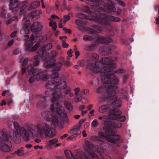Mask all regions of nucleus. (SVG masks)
I'll return each mask as SVG.
<instances>
[{"label": "nucleus", "instance_id": "f257e3e1", "mask_svg": "<svg viewBox=\"0 0 159 159\" xmlns=\"http://www.w3.org/2000/svg\"><path fill=\"white\" fill-rule=\"evenodd\" d=\"M58 72L53 73L48 83L46 85V87L48 89L45 91V93L47 95L50 96L51 101L53 103L50 106V111L53 113L61 116L62 118L61 120L67 123L69 120L66 117L64 109L62 108L60 104L56 102L58 100L61 94L58 89H64L65 93L67 94L71 91V89L66 86V83L58 77Z\"/></svg>", "mask_w": 159, "mask_h": 159}, {"label": "nucleus", "instance_id": "f03ea898", "mask_svg": "<svg viewBox=\"0 0 159 159\" xmlns=\"http://www.w3.org/2000/svg\"><path fill=\"white\" fill-rule=\"evenodd\" d=\"M41 115L45 119L46 122L41 125L32 127L26 130V131H28L29 136L30 134H32L33 137L38 136L43 133L47 136L53 137L55 134L54 126L60 125L61 118L56 115H52L49 111H42Z\"/></svg>", "mask_w": 159, "mask_h": 159}, {"label": "nucleus", "instance_id": "7ed1b4c3", "mask_svg": "<svg viewBox=\"0 0 159 159\" xmlns=\"http://www.w3.org/2000/svg\"><path fill=\"white\" fill-rule=\"evenodd\" d=\"M124 72V70L121 69L114 70L109 72L106 74L105 72L102 73V80L104 83L103 86L107 88V91L106 93L108 95L107 97L103 96V98L104 100L107 99L109 98L114 96L116 93L115 90L118 88L117 85L119 83V80L118 78L116 76H114L113 78L110 80V76L113 75L114 73L118 74L122 73Z\"/></svg>", "mask_w": 159, "mask_h": 159}, {"label": "nucleus", "instance_id": "20e7f679", "mask_svg": "<svg viewBox=\"0 0 159 159\" xmlns=\"http://www.w3.org/2000/svg\"><path fill=\"white\" fill-rule=\"evenodd\" d=\"M121 127V124H118V125L114 126V125L109 126V128L107 126H104L103 129L105 132V134L102 132H99L100 138L97 136L91 137V139L93 141H103L104 139H106L107 140L110 142L115 144L117 146H119L120 143L123 142V140L120 137L117 135H114L115 131L112 129V128L116 129L120 128Z\"/></svg>", "mask_w": 159, "mask_h": 159}, {"label": "nucleus", "instance_id": "39448f33", "mask_svg": "<svg viewBox=\"0 0 159 159\" xmlns=\"http://www.w3.org/2000/svg\"><path fill=\"white\" fill-rule=\"evenodd\" d=\"M115 67L116 65L107 57L102 58L99 62H97L95 64L89 62L87 65L88 69L91 70L95 73L100 72L101 76L102 72L106 74L112 71Z\"/></svg>", "mask_w": 159, "mask_h": 159}, {"label": "nucleus", "instance_id": "423d86ee", "mask_svg": "<svg viewBox=\"0 0 159 159\" xmlns=\"http://www.w3.org/2000/svg\"><path fill=\"white\" fill-rule=\"evenodd\" d=\"M13 125L16 132L14 130L10 131L9 136L11 139L16 143L19 142L20 141L19 135L20 134L25 140H29V135L24 128H20L18 123L16 121L13 122Z\"/></svg>", "mask_w": 159, "mask_h": 159}, {"label": "nucleus", "instance_id": "0eeeda50", "mask_svg": "<svg viewBox=\"0 0 159 159\" xmlns=\"http://www.w3.org/2000/svg\"><path fill=\"white\" fill-rule=\"evenodd\" d=\"M88 20H93L96 23L102 25H109V21H113L116 22L120 20V18L115 17L111 15H108L103 14L100 12L98 15L93 16L92 17L87 18Z\"/></svg>", "mask_w": 159, "mask_h": 159}, {"label": "nucleus", "instance_id": "6e6552de", "mask_svg": "<svg viewBox=\"0 0 159 159\" xmlns=\"http://www.w3.org/2000/svg\"><path fill=\"white\" fill-rule=\"evenodd\" d=\"M90 2L92 3V5L93 7L98 8L102 11L112 13L115 11V3L111 1L107 0V3L105 2H101L99 0H89Z\"/></svg>", "mask_w": 159, "mask_h": 159}, {"label": "nucleus", "instance_id": "1a4fd4ad", "mask_svg": "<svg viewBox=\"0 0 159 159\" xmlns=\"http://www.w3.org/2000/svg\"><path fill=\"white\" fill-rule=\"evenodd\" d=\"M9 139H11L8 135L7 136L5 130H3L0 137V150L5 152L11 151V147L7 144Z\"/></svg>", "mask_w": 159, "mask_h": 159}, {"label": "nucleus", "instance_id": "9d476101", "mask_svg": "<svg viewBox=\"0 0 159 159\" xmlns=\"http://www.w3.org/2000/svg\"><path fill=\"white\" fill-rule=\"evenodd\" d=\"M47 72L46 70L41 71V70L36 69L34 70L33 72V76L31 77L29 80V82L30 83L33 82L35 80H39L41 79H43V80H45V79H47L51 76H49L48 75L46 74Z\"/></svg>", "mask_w": 159, "mask_h": 159}, {"label": "nucleus", "instance_id": "9b49d317", "mask_svg": "<svg viewBox=\"0 0 159 159\" xmlns=\"http://www.w3.org/2000/svg\"><path fill=\"white\" fill-rule=\"evenodd\" d=\"M38 38L39 39L41 38L42 39L43 41H45L47 39V37L45 36H44L43 37L40 36L39 37H34L33 35H32V36L30 37L29 40L26 41L25 43L26 44L25 51H26L29 52L32 51H35L39 48V45L38 44H35L34 47H32V45L30 44H29V42H30L31 44L35 42L37 39Z\"/></svg>", "mask_w": 159, "mask_h": 159}, {"label": "nucleus", "instance_id": "f8f14e48", "mask_svg": "<svg viewBox=\"0 0 159 159\" xmlns=\"http://www.w3.org/2000/svg\"><path fill=\"white\" fill-rule=\"evenodd\" d=\"M45 63L44 66L46 68H50L55 66L54 68V70L55 71H59L60 70L62 66L61 63H59L56 64H55L54 59H50L49 58L46 57L44 60Z\"/></svg>", "mask_w": 159, "mask_h": 159}, {"label": "nucleus", "instance_id": "ddd939ff", "mask_svg": "<svg viewBox=\"0 0 159 159\" xmlns=\"http://www.w3.org/2000/svg\"><path fill=\"white\" fill-rule=\"evenodd\" d=\"M109 114L107 116L102 115L99 116L98 117V118L99 120H101L105 123H107L108 125H106L104 126H107L108 128H109V126H111L114 125V126H116L118 125V124H120L121 125V124L120 123H119L117 124H111V122L110 120V119H112V118L113 117V116L115 114L114 113V109H111L109 110Z\"/></svg>", "mask_w": 159, "mask_h": 159}, {"label": "nucleus", "instance_id": "4468645a", "mask_svg": "<svg viewBox=\"0 0 159 159\" xmlns=\"http://www.w3.org/2000/svg\"><path fill=\"white\" fill-rule=\"evenodd\" d=\"M93 144L90 142L88 140L85 141V143L83 147L85 151L89 154L91 156L90 158H93L95 157V154L93 152V149L94 148Z\"/></svg>", "mask_w": 159, "mask_h": 159}, {"label": "nucleus", "instance_id": "2eb2a0df", "mask_svg": "<svg viewBox=\"0 0 159 159\" xmlns=\"http://www.w3.org/2000/svg\"><path fill=\"white\" fill-rule=\"evenodd\" d=\"M81 10L82 11L87 13L95 12L102 11V10L99 9L98 8H96L95 7H94L93 8V7L92 5L90 8L87 6H83L81 7Z\"/></svg>", "mask_w": 159, "mask_h": 159}, {"label": "nucleus", "instance_id": "dca6fc26", "mask_svg": "<svg viewBox=\"0 0 159 159\" xmlns=\"http://www.w3.org/2000/svg\"><path fill=\"white\" fill-rule=\"evenodd\" d=\"M43 26L40 22H36L34 23L31 27V31L33 32H39L43 29Z\"/></svg>", "mask_w": 159, "mask_h": 159}, {"label": "nucleus", "instance_id": "f3484780", "mask_svg": "<svg viewBox=\"0 0 159 159\" xmlns=\"http://www.w3.org/2000/svg\"><path fill=\"white\" fill-rule=\"evenodd\" d=\"M94 40L98 43H108L112 41L111 39L108 37L98 36L94 38Z\"/></svg>", "mask_w": 159, "mask_h": 159}, {"label": "nucleus", "instance_id": "a211bd4d", "mask_svg": "<svg viewBox=\"0 0 159 159\" xmlns=\"http://www.w3.org/2000/svg\"><path fill=\"white\" fill-rule=\"evenodd\" d=\"M23 21H25V23L23 24V28L21 30L20 33L22 34L24 33L28 34L30 31L29 27L30 24V21L29 20H26L25 19L23 20Z\"/></svg>", "mask_w": 159, "mask_h": 159}, {"label": "nucleus", "instance_id": "6ab92c4d", "mask_svg": "<svg viewBox=\"0 0 159 159\" xmlns=\"http://www.w3.org/2000/svg\"><path fill=\"white\" fill-rule=\"evenodd\" d=\"M102 30V28L97 25H93L92 28L88 29V31L90 34L100 33Z\"/></svg>", "mask_w": 159, "mask_h": 159}, {"label": "nucleus", "instance_id": "aec40b11", "mask_svg": "<svg viewBox=\"0 0 159 159\" xmlns=\"http://www.w3.org/2000/svg\"><path fill=\"white\" fill-rule=\"evenodd\" d=\"M40 1H36L28 5L25 7L26 10H30L32 9L38 7L40 5Z\"/></svg>", "mask_w": 159, "mask_h": 159}, {"label": "nucleus", "instance_id": "412c9836", "mask_svg": "<svg viewBox=\"0 0 159 159\" xmlns=\"http://www.w3.org/2000/svg\"><path fill=\"white\" fill-rule=\"evenodd\" d=\"M27 3L28 2L26 1L20 3H19V2H18V5L17 8H19L20 9V15H21L22 14V11H23L26 10L25 8L27 6H26V5L27 4Z\"/></svg>", "mask_w": 159, "mask_h": 159}, {"label": "nucleus", "instance_id": "4be33fe9", "mask_svg": "<svg viewBox=\"0 0 159 159\" xmlns=\"http://www.w3.org/2000/svg\"><path fill=\"white\" fill-rule=\"evenodd\" d=\"M114 113L115 114L113 116L112 119L117 120L119 121H123L125 120V117L124 116H120L116 113L115 110L114 109Z\"/></svg>", "mask_w": 159, "mask_h": 159}, {"label": "nucleus", "instance_id": "5701e85b", "mask_svg": "<svg viewBox=\"0 0 159 159\" xmlns=\"http://www.w3.org/2000/svg\"><path fill=\"white\" fill-rule=\"evenodd\" d=\"M19 1L18 0H10L9 6L12 10L17 8L18 5Z\"/></svg>", "mask_w": 159, "mask_h": 159}, {"label": "nucleus", "instance_id": "b1692460", "mask_svg": "<svg viewBox=\"0 0 159 159\" xmlns=\"http://www.w3.org/2000/svg\"><path fill=\"white\" fill-rule=\"evenodd\" d=\"M70 133L73 134L79 135L81 133L80 131V126H75L70 131Z\"/></svg>", "mask_w": 159, "mask_h": 159}, {"label": "nucleus", "instance_id": "393cba45", "mask_svg": "<svg viewBox=\"0 0 159 159\" xmlns=\"http://www.w3.org/2000/svg\"><path fill=\"white\" fill-rule=\"evenodd\" d=\"M109 106L106 105H103L100 106L98 109V111L100 113H103L107 112L109 110Z\"/></svg>", "mask_w": 159, "mask_h": 159}, {"label": "nucleus", "instance_id": "a878e982", "mask_svg": "<svg viewBox=\"0 0 159 159\" xmlns=\"http://www.w3.org/2000/svg\"><path fill=\"white\" fill-rule=\"evenodd\" d=\"M101 53L103 55H107L109 53L111 52V50L107 46H105L101 48L100 49Z\"/></svg>", "mask_w": 159, "mask_h": 159}, {"label": "nucleus", "instance_id": "bb28decb", "mask_svg": "<svg viewBox=\"0 0 159 159\" xmlns=\"http://www.w3.org/2000/svg\"><path fill=\"white\" fill-rule=\"evenodd\" d=\"M0 13L2 17L4 18H8L10 16V15L9 14L6 15L7 12L5 7L0 9Z\"/></svg>", "mask_w": 159, "mask_h": 159}, {"label": "nucleus", "instance_id": "cd10ccee", "mask_svg": "<svg viewBox=\"0 0 159 159\" xmlns=\"http://www.w3.org/2000/svg\"><path fill=\"white\" fill-rule=\"evenodd\" d=\"M52 46V44L51 43H49L46 45H43L42 47V52L43 55V51H48L50 50Z\"/></svg>", "mask_w": 159, "mask_h": 159}, {"label": "nucleus", "instance_id": "c85d7f7f", "mask_svg": "<svg viewBox=\"0 0 159 159\" xmlns=\"http://www.w3.org/2000/svg\"><path fill=\"white\" fill-rule=\"evenodd\" d=\"M41 57H42V56L39 55H38L34 57L33 59V65L34 66H37L39 64V60Z\"/></svg>", "mask_w": 159, "mask_h": 159}, {"label": "nucleus", "instance_id": "c756f323", "mask_svg": "<svg viewBox=\"0 0 159 159\" xmlns=\"http://www.w3.org/2000/svg\"><path fill=\"white\" fill-rule=\"evenodd\" d=\"M112 104L114 106L119 107L121 106V102L120 99L117 98L112 102Z\"/></svg>", "mask_w": 159, "mask_h": 159}, {"label": "nucleus", "instance_id": "7c9ffc66", "mask_svg": "<svg viewBox=\"0 0 159 159\" xmlns=\"http://www.w3.org/2000/svg\"><path fill=\"white\" fill-rule=\"evenodd\" d=\"M64 105L65 107L67 109L70 111H72L73 109V106L68 102L66 101L64 102Z\"/></svg>", "mask_w": 159, "mask_h": 159}, {"label": "nucleus", "instance_id": "2f4dec72", "mask_svg": "<svg viewBox=\"0 0 159 159\" xmlns=\"http://www.w3.org/2000/svg\"><path fill=\"white\" fill-rule=\"evenodd\" d=\"M96 44L93 43L91 44H89L86 46L85 48V50L88 51H91L93 50L95 47L96 46Z\"/></svg>", "mask_w": 159, "mask_h": 159}, {"label": "nucleus", "instance_id": "473e14b6", "mask_svg": "<svg viewBox=\"0 0 159 159\" xmlns=\"http://www.w3.org/2000/svg\"><path fill=\"white\" fill-rule=\"evenodd\" d=\"M103 86V87H104V88H103L102 87H100L98 88L97 90V93H101L104 90V89H106V92H105L104 93V94L102 96V100L105 101V100H106V99L104 100L103 98V96H104V95H105V96L107 97L108 96V95H107V94H106V93L107 91V88H105Z\"/></svg>", "mask_w": 159, "mask_h": 159}, {"label": "nucleus", "instance_id": "72a5a7b5", "mask_svg": "<svg viewBox=\"0 0 159 159\" xmlns=\"http://www.w3.org/2000/svg\"><path fill=\"white\" fill-rule=\"evenodd\" d=\"M76 16L77 18H79L82 19L86 18L88 20L87 18H90L89 16H87L86 15L82 13H79L76 14Z\"/></svg>", "mask_w": 159, "mask_h": 159}, {"label": "nucleus", "instance_id": "f704fd0d", "mask_svg": "<svg viewBox=\"0 0 159 159\" xmlns=\"http://www.w3.org/2000/svg\"><path fill=\"white\" fill-rule=\"evenodd\" d=\"M18 18L16 16H14L9 20L6 21V23L7 24H9L11 23L12 21L18 20Z\"/></svg>", "mask_w": 159, "mask_h": 159}, {"label": "nucleus", "instance_id": "c9c22d12", "mask_svg": "<svg viewBox=\"0 0 159 159\" xmlns=\"http://www.w3.org/2000/svg\"><path fill=\"white\" fill-rule=\"evenodd\" d=\"M91 125L93 127H96L99 125V122L98 120L96 119H94L92 121Z\"/></svg>", "mask_w": 159, "mask_h": 159}, {"label": "nucleus", "instance_id": "e433bc0d", "mask_svg": "<svg viewBox=\"0 0 159 159\" xmlns=\"http://www.w3.org/2000/svg\"><path fill=\"white\" fill-rule=\"evenodd\" d=\"M65 155L68 157H70V156H71L72 159H74V157L73 155L72 154L71 152L68 150H66L65 151Z\"/></svg>", "mask_w": 159, "mask_h": 159}, {"label": "nucleus", "instance_id": "4c0bfd02", "mask_svg": "<svg viewBox=\"0 0 159 159\" xmlns=\"http://www.w3.org/2000/svg\"><path fill=\"white\" fill-rule=\"evenodd\" d=\"M18 156H22L24 155V152L22 149L18 150L16 152Z\"/></svg>", "mask_w": 159, "mask_h": 159}, {"label": "nucleus", "instance_id": "58836bf2", "mask_svg": "<svg viewBox=\"0 0 159 159\" xmlns=\"http://www.w3.org/2000/svg\"><path fill=\"white\" fill-rule=\"evenodd\" d=\"M63 22L64 24H65L70 19V17L69 15H64L63 16Z\"/></svg>", "mask_w": 159, "mask_h": 159}, {"label": "nucleus", "instance_id": "ea45409f", "mask_svg": "<svg viewBox=\"0 0 159 159\" xmlns=\"http://www.w3.org/2000/svg\"><path fill=\"white\" fill-rule=\"evenodd\" d=\"M57 140H58L57 139H54L52 140H50L48 143V144L49 145L51 146L57 142Z\"/></svg>", "mask_w": 159, "mask_h": 159}, {"label": "nucleus", "instance_id": "a19ab883", "mask_svg": "<svg viewBox=\"0 0 159 159\" xmlns=\"http://www.w3.org/2000/svg\"><path fill=\"white\" fill-rule=\"evenodd\" d=\"M83 40L85 41H87L89 40H91L93 39L92 36H89L88 35H85L83 38Z\"/></svg>", "mask_w": 159, "mask_h": 159}, {"label": "nucleus", "instance_id": "79ce46f5", "mask_svg": "<svg viewBox=\"0 0 159 159\" xmlns=\"http://www.w3.org/2000/svg\"><path fill=\"white\" fill-rule=\"evenodd\" d=\"M75 99L76 102H79L81 101L82 97L81 95H78L75 97Z\"/></svg>", "mask_w": 159, "mask_h": 159}, {"label": "nucleus", "instance_id": "37998d69", "mask_svg": "<svg viewBox=\"0 0 159 159\" xmlns=\"http://www.w3.org/2000/svg\"><path fill=\"white\" fill-rule=\"evenodd\" d=\"M116 3L122 7H125V4L124 2L121 0H115Z\"/></svg>", "mask_w": 159, "mask_h": 159}, {"label": "nucleus", "instance_id": "c03bdc74", "mask_svg": "<svg viewBox=\"0 0 159 159\" xmlns=\"http://www.w3.org/2000/svg\"><path fill=\"white\" fill-rule=\"evenodd\" d=\"M75 24L79 26H81L82 24V21L80 20L77 19L75 20Z\"/></svg>", "mask_w": 159, "mask_h": 159}, {"label": "nucleus", "instance_id": "a18cd8bd", "mask_svg": "<svg viewBox=\"0 0 159 159\" xmlns=\"http://www.w3.org/2000/svg\"><path fill=\"white\" fill-rule=\"evenodd\" d=\"M57 55V52L55 51H53L51 52L50 55L51 57H56Z\"/></svg>", "mask_w": 159, "mask_h": 159}, {"label": "nucleus", "instance_id": "49530a36", "mask_svg": "<svg viewBox=\"0 0 159 159\" xmlns=\"http://www.w3.org/2000/svg\"><path fill=\"white\" fill-rule=\"evenodd\" d=\"M86 155L84 154L81 156H76L75 158L76 159H84V158H86Z\"/></svg>", "mask_w": 159, "mask_h": 159}, {"label": "nucleus", "instance_id": "de8ad7c7", "mask_svg": "<svg viewBox=\"0 0 159 159\" xmlns=\"http://www.w3.org/2000/svg\"><path fill=\"white\" fill-rule=\"evenodd\" d=\"M65 24H64V23L63 22V20L62 19H61L60 20V23L58 25V27L60 28H62L63 27L64 25H65Z\"/></svg>", "mask_w": 159, "mask_h": 159}, {"label": "nucleus", "instance_id": "09e8293b", "mask_svg": "<svg viewBox=\"0 0 159 159\" xmlns=\"http://www.w3.org/2000/svg\"><path fill=\"white\" fill-rule=\"evenodd\" d=\"M80 91V89L79 88L77 87L75 88L74 91L75 92V94L76 96H78L79 95V93Z\"/></svg>", "mask_w": 159, "mask_h": 159}, {"label": "nucleus", "instance_id": "8fccbe9b", "mask_svg": "<svg viewBox=\"0 0 159 159\" xmlns=\"http://www.w3.org/2000/svg\"><path fill=\"white\" fill-rule=\"evenodd\" d=\"M33 68L32 65H30L27 68V70L29 72H30L33 69Z\"/></svg>", "mask_w": 159, "mask_h": 159}, {"label": "nucleus", "instance_id": "3c124183", "mask_svg": "<svg viewBox=\"0 0 159 159\" xmlns=\"http://www.w3.org/2000/svg\"><path fill=\"white\" fill-rule=\"evenodd\" d=\"M44 104V102H43L39 101L38 102L37 106L39 107H41L43 106Z\"/></svg>", "mask_w": 159, "mask_h": 159}, {"label": "nucleus", "instance_id": "603ef678", "mask_svg": "<svg viewBox=\"0 0 159 159\" xmlns=\"http://www.w3.org/2000/svg\"><path fill=\"white\" fill-rule=\"evenodd\" d=\"M92 57L93 58L96 60H98V55L96 53L93 54L92 55Z\"/></svg>", "mask_w": 159, "mask_h": 159}, {"label": "nucleus", "instance_id": "864d4df0", "mask_svg": "<svg viewBox=\"0 0 159 159\" xmlns=\"http://www.w3.org/2000/svg\"><path fill=\"white\" fill-rule=\"evenodd\" d=\"M34 148L35 149H43V147L42 146L36 145L34 147Z\"/></svg>", "mask_w": 159, "mask_h": 159}, {"label": "nucleus", "instance_id": "5fc2aeb1", "mask_svg": "<svg viewBox=\"0 0 159 159\" xmlns=\"http://www.w3.org/2000/svg\"><path fill=\"white\" fill-rule=\"evenodd\" d=\"M83 93L85 95L88 94L89 92V90L88 89H84L82 90Z\"/></svg>", "mask_w": 159, "mask_h": 159}, {"label": "nucleus", "instance_id": "6e6d98bb", "mask_svg": "<svg viewBox=\"0 0 159 159\" xmlns=\"http://www.w3.org/2000/svg\"><path fill=\"white\" fill-rule=\"evenodd\" d=\"M18 33V31H15L12 33L11 34V38H13Z\"/></svg>", "mask_w": 159, "mask_h": 159}, {"label": "nucleus", "instance_id": "4d7b16f0", "mask_svg": "<svg viewBox=\"0 0 159 159\" xmlns=\"http://www.w3.org/2000/svg\"><path fill=\"white\" fill-rule=\"evenodd\" d=\"M72 50L71 49H70V50L67 52V54L70 57H71L72 56Z\"/></svg>", "mask_w": 159, "mask_h": 159}, {"label": "nucleus", "instance_id": "13d9d810", "mask_svg": "<svg viewBox=\"0 0 159 159\" xmlns=\"http://www.w3.org/2000/svg\"><path fill=\"white\" fill-rule=\"evenodd\" d=\"M69 46V44L63 42L62 43V46L63 48H67Z\"/></svg>", "mask_w": 159, "mask_h": 159}, {"label": "nucleus", "instance_id": "bf43d9fd", "mask_svg": "<svg viewBox=\"0 0 159 159\" xmlns=\"http://www.w3.org/2000/svg\"><path fill=\"white\" fill-rule=\"evenodd\" d=\"M60 6V4L58 2L56 3L55 4V5L54 7V10H56L58 9V7Z\"/></svg>", "mask_w": 159, "mask_h": 159}, {"label": "nucleus", "instance_id": "052dcab7", "mask_svg": "<svg viewBox=\"0 0 159 159\" xmlns=\"http://www.w3.org/2000/svg\"><path fill=\"white\" fill-rule=\"evenodd\" d=\"M20 52V50L19 49H16L14 52V54L15 55L19 54Z\"/></svg>", "mask_w": 159, "mask_h": 159}, {"label": "nucleus", "instance_id": "680f3d73", "mask_svg": "<svg viewBox=\"0 0 159 159\" xmlns=\"http://www.w3.org/2000/svg\"><path fill=\"white\" fill-rule=\"evenodd\" d=\"M56 24V22L53 21H50L49 23V25L50 26L52 27L53 25Z\"/></svg>", "mask_w": 159, "mask_h": 159}, {"label": "nucleus", "instance_id": "e2e57ef3", "mask_svg": "<svg viewBox=\"0 0 159 159\" xmlns=\"http://www.w3.org/2000/svg\"><path fill=\"white\" fill-rule=\"evenodd\" d=\"M86 119H83L80 120L79 121V124L80 125H81L83 124L85 121Z\"/></svg>", "mask_w": 159, "mask_h": 159}, {"label": "nucleus", "instance_id": "0e129e2a", "mask_svg": "<svg viewBox=\"0 0 159 159\" xmlns=\"http://www.w3.org/2000/svg\"><path fill=\"white\" fill-rule=\"evenodd\" d=\"M75 57L76 58H77L80 55V52L79 51H75Z\"/></svg>", "mask_w": 159, "mask_h": 159}, {"label": "nucleus", "instance_id": "69168bd1", "mask_svg": "<svg viewBox=\"0 0 159 159\" xmlns=\"http://www.w3.org/2000/svg\"><path fill=\"white\" fill-rule=\"evenodd\" d=\"M28 60L27 59H25L23 62L22 66H25L26 64V63H27Z\"/></svg>", "mask_w": 159, "mask_h": 159}, {"label": "nucleus", "instance_id": "338daca9", "mask_svg": "<svg viewBox=\"0 0 159 159\" xmlns=\"http://www.w3.org/2000/svg\"><path fill=\"white\" fill-rule=\"evenodd\" d=\"M65 64L66 65L68 66H71V63L70 61H67L65 63Z\"/></svg>", "mask_w": 159, "mask_h": 159}, {"label": "nucleus", "instance_id": "774afa93", "mask_svg": "<svg viewBox=\"0 0 159 159\" xmlns=\"http://www.w3.org/2000/svg\"><path fill=\"white\" fill-rule=\"evenodd\" d=\"M14 42V40L13 39L11 40L8 43V46H11Z\"/></svg>", "mask_w": 159, "mask_h": 159}]
</instances>
